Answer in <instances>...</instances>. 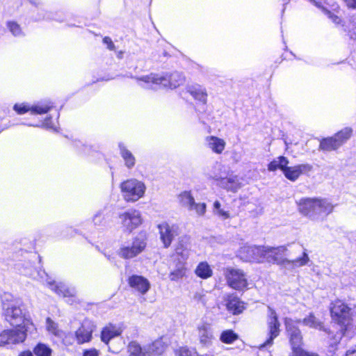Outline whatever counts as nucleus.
I'll return each instance as SVG.
<instances>
[{
	"label": "nucleus",
	"instance_id": "obj_13",
	"mask_svg": "<svg viewBox=\"0 0 356 356\" xmlns=\"http://www.w3.org/2000/svg\"><path fill=\"white\" fill-rule=\"evenodd\" d=\"M26 338L25 331L15 328L6 330L0 334V346L22 343Z\"/></svg>",
	"mask_w": 356,
	"mask_h": 356
},
{
	"label": "nucleus",
	"instance_id": "obj_45",
	"mask_svg": "<svg viewBox=\"0 0 356 356\" xmlns=\"http://www.w3.org/2000/svg\"><path fill=\"white\" fill-rule=\"evenodd\" d=\"M290 356H319L317 353L307 351L302 348H296Z\"/></svg>",
	"mask_w": 356,
	"mask_h": 356
},
{
	"label": "nucleus",
	"instance_id": "obj_39",
	"mask_svg": "<svg viewBox=\"0 0 356 356\" xmlns=\"http://www.w3.org/2000/svg\"><path fill=\"white\" fill-rule=\"evenodd\" d=\"M347 330L348 327H341L339 332H337L336 334L332 335L330 341V346L334 347L337 346L340 342L342 337L344 335Z\"/></svg>",
	"mask_w": 356,
	"mask_h": 356
},
{
	"label": "nucleus",
	"instance_id": "obj_2",
	"mask_svg": "<svg viewBox=\"0 0 356 356\" xmlns=\"http://www.w3.org/2000/svg\"><path fill=\"white\" fill-rule=\"evenodd\" d=\"M137 81L138 85L145 90H158L163 88L174 89L185 82V76L181 72L171 74L150 73L141 76H127Z\"/></svg>",
	"mask_w": 356,
	"mask_h": 356
},
{
	"label": "nucleus",
	"instance_id": "obj_40",
	"mask_svg": "<svg viewBox=\"0 0 356 356\" xmlns=\"http://www.w3.org/2000/svg\"><path fill=\"white\" fill-rule=\"evenodd\" d=\"M207 211V204L204 202L194 203L191 206V211H194L197 216H203Z\"/></svg>",
	"mask_w": 356,
	"mask_h": 356
},
{
	"label": "nucleus",
	"instance_id": "obj_41",
	"mask_svg": "<svg viewBox=\"0 0 356 356\" xmlns=\"http://www.w3.org/2000/svg\"><path fill=\"white\" fill-rule=\"evenodd\" d=\"M92 221L95 226L105 227L107 225L106 216L102 211H99L94 215Z\"/></svg>",
	"mask_w": 356,
	"mask_h": 356
},
{
	"label": "nucleus",
	"instance_id": "obj_15",
	"mask_svg": "<svg viewBox=\"0 0 356 356\" xmlns=\"http://www.w3.org/2000/svg\"><path fill=\"white\" fill-rule=\"evenodd\" d=\"M95 329L96 325L94 322L89 319L83 320L81 326L75 332V338L77 343L83 344L90 342Z\"/></svg>",
	"mask_w": 356,
	"mask_h": 356
},
{
	"label": "nucleus",
	"instance_id": "obj_56",
	"mask_svg": "<svg viewBox=\"0 0 356 356\" xmlns=\"http://www.w3.org/2000/svg\"><path fill=\"white\" fill-rule=\"evenodd\" d=\"M22 273H23L24 275H27V276H31L32 275V273L31 272H29V270H24V271H22Z\"/></svg>",
	"mask_w": 356,
	"mask_h": 356
},
{
	"label": "nucleus",
	"instance_id": "obj_9",
	"mask_svg": "<svg viewBox=\"0 0 356 356\" xmlns=\"http://www.w3.org/2000/svg\"><path fill=\"white\" fill-rule=\"evenodd\" d=\"M267 325L268 330V338L261 345L260 348H264L273 344V340L280 334V323L276 312L270 306H268Z\"/></svg>",
	"mask_w": 356,
	"mask_h": 356
},
{
	"label": "nucleus",
	"instance_id": "obj_17",
	"mask_svg": "<svg viewBox=\"0 0 356 356\" xmlns=\"http://www.w3.org/2000/svg\"><path fill=\"white\" fill-rule=\"evenodd\" d=\"M52 105L49 102H38V104L30 106L26 104H15L13 109L18 114H24L27 111H31L32 114L47 113L51 108Z\"/></svg>",
	"mask_w": 356,
	"mask_h": 356
},
{
	"label": "nucleus",
	"instance_id": "obj_23",
	"mask_svg": "<svg viewBox=\"0 0 356 356\" xmlns=\"http://www.w3.org/2000/svg\"><path fill=\"white\" fill-rule=\"evenodd\" d=\"M119 153L122 157L124 166L129 169H132L136 163V159L133 153L127 148L123 143H118Z\"/></svg>",
	"mask_w": 356,
	"mask_h": 356
},
{
	"label": "nucleus",
	"instance_id": "obj_4",
	"mask_svg": "<svg viewBox=\"0 0 356 356\" xmlns=\"http://www.w3.org/2000/svg\"><path fill=\"white\" fill-rule=\"evenodd\" d=\"M334 206L327 200L305 198L300 200V212L312 220H317L322 214L328 215Z\"/></svg>",
	"mask_w": 356,
	"mask_h": 356
},
{
	"label": "nucleus",
	"instance_id": "obj_35",
	"mask_svg": "<svg viewBox=\"0 0 356 356\" xmlns=\"http://www.w3.org/2000/svg\"><path fill=\"white\" fill-rule=\"evenodd\" d=\"M213 213L217 215L222 220H226L230 218L229 211L221 209V204L218 200L215 201L213 203Z\"/></svg>",
	"mask_w": 356,
	"mask_h": 356
},
{
	"label": "nucleus",
	"instance_id": "obj_30",
	"mask_svg": "<svg viewBox=\"0 0 356 356\" xmlns=\"http://www.w3.org/2000/svg\"><path fill=\"white\" fill-rule=\"evenodd\" d=\"M289 163V161L286 157L280 156L268 163V170L269 171H275L277 169H280L283 172L286 165H288Z\"/></svg>",
	"mask_w": 356,
	"mask_h": 356
},
{
	"label": "nucleus",
	"instance_id": "obj_16",
	"mask_svg": "<svg viewBox=\"0 0 356 356\" xmlns=\"http://www.w3.org/2000/svg\"><path fill=\"white\" fill-rule=\"evenodd\" d=\"M197 335L200 343L204 347H209L213 341L214 335L212 325L207 322H200L197 327Z\"/></svg>",
	"mask_w": 356,
	"mask_h": 356
},
{
	"label": "nucleus",
	"instance_id": "obj_46",
	"mask_svg": "<svg viewBox=\"0 0 356 356\" xmlns=\"http://www.w3.org/2000/svg\"><path fill=\"white\" fill-rule=\"evenodd\" d=\"M46 322L47 330L53 334L57 335L58 332L57 324L50 318H47Z\"/></svg>",
	"mask_w": 356,
	"mask_h": 356
},
{
	"label": "nucleus",
	"instance_id": "obj_49",
	"mask_svg": "<svg viewBox=\"0 0 356 356\" xmlns=\"http://www.w3.org/2000/svg\"><path fill=\"white\" fill-rule=\"evenodd\" d=\"M350 31H353V33L356 35V15H353L350 19Z\"/></svg>",
	"mask_w": 356,
	"mask_h": 356
},
{
	"label": "nucleus",
	"instance_id": "obj_55",
	"mask_svg": "<svg viewBox=\"0 0 356 356\" xmlns=\"http://www.w3.org/2000/svg\"><path fill=\"white\" fill-rule=\"evenodd\" d=\"M124 51H119L116 53V56L119 59H122L123 57Z\"/></svg>",
	"mask_w": 356,
	"mask_h": 356
},
{
	"label": "nucleus",
	"instance_id": "obj_60",
	"mask_svg": "<svg viewBox=\"0 0 356 356\" xmlns=\"http://www.w3.org/2000/svg\"><path fill=\"white\" fill-rule=\"evenodd\" d=\"M22 124H24V125L27 124V125H28L29 124H26V123H24V122H22Z\"/></svg>",
	"mask_w": 356,
	"mask_h": 356
},
{
	"label": "nucleus",
	"instance_id": "obj_5",
	"mask_svg": "<svg viewBox=\"0 0 356 356\" xmlns=\"http://www.w3.org/2000/svg\"><path fill=\"white\" fill-rule=\"evenodd\" d=\"M165 349V343L161 339L154 341L152 344L143 348L136 341H131L128 346L129 356H159Z\"/></svg>",
	"mask_w": 356,
	"mask_h": 356
},
{
	"label": "nucleus",
	"instance_id": "obj_48",
	"mask_svg": "<svg viewBox=\"0 0 356 356\" xmlns=\"http://www.w3.org/2000/svg\"><path fill=\"white\" fill-rule=\"evenodd\" d=\"M102 42L105 45H106L108 49L111 51H113L115 49V46L110 37L105 36L103 38Z\"/></svg>",
	"mask_w": 356,
	"mask_h": 356
},
{
	"label": "nucleus",
	"instance_id": "obj_10",
	"mask_svg": "<svg viewBox=\"0 0 356 356\" xmlns=\"http://www.w3.org/2000/svg\"><path fill=\"white\" fill-rule=\"evenodd\" d=\"M225 277L227 284L237 291L247 288L248 283L245 273L238 268H229L226 270Z\"/></svg>",
	"mask_w": 356,
	"mask_h": 356
},
{
	"label": "nucleus",
	"instance_id": "obj_36",
	"mask_svg": "<svg viewBox=\"0 0 356 356\" xmlns=\"http://www.w3.org/2000/svg\"><path fill=\"white\" fill-rule=\"evenodd\" d=\"M185 271L186 268L184 264H178L177 265V268L170 273L169 277L172 281L179 280L184 276Z\"/></svg>",
	"mask_w": 356,
	"mask_h": 356
},
{
	"label": "nucleus",
	"instance_id": "obj_38",
	"mask_svg": "<svg viewBox=\"0 0 356 356\" xmlns=\"http://www.w3.org/2000/svg\"><path fill=\"white\" fill-rule=\"evenodd\" d=\"M176 257L178 260V264L184 265L185 261L189 257V250L186 248L177 247L176 249Z\"/></svg>",
	"mask_w": 356,
	"mask_h": 356
},
{
	"label": "nucleus",
	"instance_id": "obj_37",
	"mask_svg": "<svg viewBox=\"0 0 356 356\" xmlns=\"http://www.w3.org/2000/svg\"><path fill=\"white\" fill-rule=\"evenodd\" d=\"M36 356H51V349L44 343H39L33 350Z\"/></svg>",
	"mask_w": 356,
	"mask_h": 356
},
{
	"label": "nucleus",
	"instance_id": "obj_8",
	"mask_svg": "<svg viewBox=\"0 0 356 356\" xmlns=\"http://www.w3.org/2000/svg\"><path fill=\"white\" fill-rule=\"evenodd\" d=\"M145 247L144 239L136 238L131 243L122 244L118 250V254L124 259H132L142 252Z\"/></svg>",
	"mask_w": 356,
	"mask_h": 356
},
{
	"label": "nucleus",
	"instance_id": "obj_3",
	"mask_svg": "<svg viewBox=\"0 0 356 356\" xmlns=\"http://www.w3.org/2000/svg\"><path fill=\"white\" fill-rule=\"evenodd\" d=\"M295 250L300 253L297 257L289 259L285 257H291V253H287V248L284 245L277 247L264 246V262L284 265L291 268H298L305 266L309 261V256L305 250L300 245H297Z\"/></svg>",
	"mask_w": 356,
	"mask_h": 356
},
{
	"label": "nucleus",
	"instance_id": "obj_20",
	"mask_svg": "<svg viewBox=\"0 0 356 356\" xmlns=\"http://www.w3.org/2000/svg\"><path fill=\"white\" fill-rule=\"evenodd\" d=\"M286 327L289 335L292 351L296 348H301L302 337L299 328L293 324L291 320L286 321Z\"/></svg>",
	"mask_w": 356,
	"mask_h": 356
},
{
	"label": "nucleus",
	"instance_id": "obj_6",
	"mask_svg": "<svg viewBox=\"0 0 356 356\" xmlns=\"http://www.w3.org/2000/svg\"><path fill=\"white\" fill-rule=\"evenodd\" d=\"M120 189L126 201L136 202L143 196L146 187L143 182L129 179L120 184Z\"/></svg>",
	"mask_w": 356,
	"mask_h": 356
},
{
	"label": "nucleus",
	"instance_id": "obj_27",
	"mask_svg": "<svg viewBox=\"0 0 356 356\" xmlns=\"http://www.w3.org/2000/svg\"><path fill=\"white\" fill-rule=\"evenodd\" d=\"M340 145L334 136L324 138L320 141L319 150L323 152L335 151L340 147Z\"/></svg>",
	"mask_w": 356,
	"mask_h": 356
},
{
	"label": "nucleus",
	"instance_id": "obj_22",
	"mask_svg": "<svg viewBox=\"0 0 356 356\" xmlns=\"http://www.w3.org/2000/svg\"><path fill=\"white\" fill-rule=\"evenodd\" d=\"M47 285L51 291L60 296L74 297L76 293V291L74 288H70L63 282L47 281Z\"/></svg>",
	"mask_w": 356,
	"mask_h": 356
},
{
	"label": "nucleus",
	"instance_id": "obj_1",
	"mask_svg": "<svg viewBox=\"0 0 356 356\" xmlns=\"http://www.w3.org/2000/svg\"><path fill=\"white\" fill-rule=\"evenodd\" d=\"M1 298L3 315L10 325L24 330L26 334L35 330L33 323L25 318V313L20 300L14 298L13 295L9 293H4Z\"/></svg>",
	"mask_w": 356,
	"mask_h": 356
},
{
	"label": "nucleus",
	"instance_id": "obj_58",
	"mask_svg": "<svg viewBox=\"0 0 356 356\" xmlns=\"http://www.w3.org/2000/svg\"><path fill=\"white\" fill-rule=\"evenodd\" d=\"M74 145L76 147H79V146L83 145L82 144H74Z\"/></svg>",
	"mask_w": 356,
	"mask_h": 356
},
{
	"label": "nucleus",
	"instance_id": "obj_18",
	"mask_svg": "<svg viewBox=\"0 0 356 356\" xmlns=\"http://www.w3.org/2000/svg\"><path fill=\"white\" fill-rule=\"evenodd\" d=\"M160 234V239L164 248H168L175 236L177 234V227L175 225H170L167 222H162L158 225Z\"/></svg>",
	"mask_w": 356,
	"mask_h": 356
},
{
	"label": "nucleus",
	"instance_id": "obj_25",
	"mask_svg": "<svg viewBox=\"0 0 356 356\" xmlns=\"http://www.w3.org/2000/svg\"><path fill=\"white\" fill-rule=\"evenodd\" d=\"M227 309L234 315H238L243 312L245 307L243 303L235 296H229L226 302Z\"/></svg>",
	"mask_w": 356,
	"mask_h": 356
},
{
	"label": "nucleus",
	"instance_id": "obj_11",
	"mask_svg": "<svg viewBox=\"0 0 356 356\" xmlns=\"http://www.w3.org/2000/svg\"><path fill=\"white\" fill-rule=\"evenodd\" d=\"M241 259L246 262H264V245H244L238 251Z\"/></svg>",
	"mask_w": 356,
	"mask_h": 356
},
{
	"label": "nucleus",
	"instance_id": "obj_12",
	"mask_svg": "<svg viewBox=\"0 0 356 356\" xmlns=\"http://www.w3.org/2000/svg\"><path fill=\"white\" fill-rule=\"evenodd\" d=\"M122 330L120 327L115 325L109 324L102 328L101 332V341L108 346V351L113 353H118L122 348V340H120L121 346L118 347H113L109 345V341L113 338L118 337L121 334Z\"/></svg>",
	"mask_w": 356,
	"mask_h": 356
},
{
	"label": "nucleus",
	"instance_id": "obj_29",
	"mask_svg": "<svg viewBox=\"0 0 356 356\" xmlns=\"http://www.w3.org/2000/svg\"><path fill=\"white\" fill-rule=\"evenodd\" d=\"M188 92L197 100L205 104L207 94L206 90L199 85L192 86L188 88Z\"/></svg>",
	"mask_w": 356,
	"mask_h": 356
},
{
	"label": "nucleus",
	"instance_id": "obj_24",
	"mask_svg": "<svg viewBox=\"0 0 356 356\" xmlns=\"http://www.w3.org/2000/svg\"><path fill=\"white\" fill-rule=\"evenodd\" d=\"M213 178L220 180V185L228 191H236L239 187L238 179L236 176L222 178L220 176L215 175Z\"/></svg>",
	"mask_w": 356,
	"mask_h": 356
},
{
	"label": "nucleus",
	"instance_id": "obj_28",
	"mask_svg": "<svg viewBox=\"0 0 356 356\" xmlns=\"http://www.w3.org/2000/svg\"><path fill=\"white\" fill-rule=\"evenodd\" d=\"M179 204L186 208L188 211H191V206L194 203L195 198L191 191H184L181 192L177 197Z\"/></svg>",
	"mask_w": 356,
	"mask_h": 356
},
{
	"label": "nucleus",
	"instance_id": "obj_26",
	"mask_svg": "<svg viewBox=\"0 0 356 356\" xmlns=\"http://www.w3.org/2000/svg\"><path fill=\"white\" fill-rule=\"evenodd\" d=\"M206 140L208 147L216 154H220L225 149V142L221 138L216 136H208Z\"/></svg>",
	"mask_w": 356,
	"mask_h": 356
},
{
	"label": "nucleus",
	"instance_id": "obj_50",
	"mask_svg": "<svg viewBox=\"0 0 356 356\" xmlns=\"http://www.w3.org/2000/svg\"><path fill=\"white\" fill-rule=\"evenodd\" d=\"M99 351L95 348H90L84 350L83 356H99Z\"/></svg>",
	"mask_w": 356,
	"mask_h": 356
},
{
	"label": "nucleus",
	"instance_id": "obj_47",
	"mask_svg": "<svg viewBox=\"0 0 356 356\" xmlns=\"http://www.w3.org/2000/svg\"><path fill=\"white\" fill-rule=\"evenodd\" d=\"M179 356H203L197 354L195 350L184 347L179 351Z\"/></svg>",
	"mask_w": 356,
	"mask_h": 356
},
{
	"label": "nucleus",
	"instance_id": "obj_21",
	"mask_svg": "<svg viewBox=\"0 0 356 356\" xmlns=\"http://www.w3.org/2000/svg\"><path fill=\"white\" fill-rule=\"evenodd\" d=\"M312 166L309 164H301L293 167H288L286 165L283 173L286 178L291 181H296L300 175L304 172L310 171Z\"/></svg>",
	"mask_w": 356,
	"mask_h": 356
},
{
	"label": "nucleus",
	"instance_id": "obj_51",
	"mask_svg": "<svg viewBox=\"0 0 356 356\" xmlns=\"http://www.w3.org/2000/svg\"><path fill=\"white\" fill-rule=\"evenodd\" d=\"M348 8H356V0H344Z\"/></svg>",
	"mask_w": 356,
	"mask_h": 356
},
{
	"label": "nucleus",
	"instance_id": "obj_42",
	"mask_svg": "<svg viewBox=\"0 0 356 356\" xmlns=\"http://www.w3.org/2000/svg\"><path fill=\"white\" fill-rule=\"evenodd\" d=\"M7 26L14 36L20 37L24 35L23 32L22 31L21 27L16 22H8L7 24Z\"/></svg>",
	"mask_w": 356,
	"mask_h": 356
},
{
	"label": "nucleus",
	"instance_id": "obj_19",
	"mask_svg": "<svg viewBox=\"0 0 356 356\" xmlns=\"http://www.w3.org/2000/svg\"><path fill=\"white\" fill-rule=\"evenodd\" d=\"M129 286L135 291L141 295L146 294L150 289L149 280L142 275H132L128 277Z\"/></svg>",
	"mask_w": 356,
	"mask_h": 356
},
{
	"label": "nucleus",
	"instance_id": "obj_44",
	"mask_svg": "<svg viewBox=\"0 0 356 356\" xmlns=\"http://www.w3.org/2000/svg\"><path fill=\"white\" fill-rule=\"evenodd\" d=\"M28 126L30 127H43L47 129L56 130V126L54 123L51 121V118H47L44 122H42L41 124H31L29 123Z\"/></svg>",
	"mask_w": 356,
	"mask_h": 356
},
{
	"label": "nucleus",
	"instance_id": "obj_52",
	"mask_svg": "<svg viewBox=\"0 0 356 356\" xmlns=\"http://www.w3.org/2000/svg\"><path fill=\"white\" fill-rule=\"evenodd\" d=\"M30 3L35 6V7H39L42 6V1L40 0H28Z\"/></svg>",
	"mask_w": 356,
	"mask_h": 356
},
{
	"label": "nucleus",
	"instance_id": "obj_59",
	"mask_svg": "<svg viewBox=\"0 0 356 356\" xmlns=\"http://www.w3.org/2000/svg\"><path fill=\"white\" fill-rule=\"evenodd\" d=\"M22 124H24V125L27 124V125H28L29 124H26V123H24V122H22Z\"/></svg>",
	"mask_w": 356,
	"mask_h": 356
},
{
	"label": "nucleus",
	"instance_id": "obj_34",
	"mask_svg": "<svg viewBox=\"0 0 356 356\" xmlns=\"http://www.w3.org/2000/svg\"><path fill=\"white\" fill-rule=\"evenodd\" d=\"M238 338V335L232 330H227L221 333L220 340L224 343H232Z\"/></svg>",
	"mask_w": 356,
	"mask_h": 356
},
{
	"label": "nucleus",
	"instance_id": "obj_57",
	"mask_svg": "<svg viewBox=\"0 0 356 356\" xmlns=\"http://www.w3.org/2000/svg\"><path fill=\"white\" fill-rule=\"evenodd\" d=\"M47 18H48V17H47ZM46 19V17H45V15H40L38 17H36V18H35V19H36V20H40V19Z\"/></svg>",
	"mask_w": 356,
	"mask_h": 356
},
{
	"label": "nucleus",
	"instance_id": "obj_54",
	"mask_svg": "<svg viewBox=\"0 0 356 356\" xmlns=\"http://www.w3.org/2000/svg\"><path fill=\"white\" fill-rule=\"evenodd\" d=\"M19 356H33V355L31 351L27 350V351H24V352L21 353L19 355Z\"/></svg>",
	"mask_w": 356,
	"mask_h": 356
},
{
	"label": "nucleus",
	"instance_id": "obj_43",
	"mask_svg": "<svg viewBox=\"0 0 356 356\" xmlns=\"http://www.w3.org/2000/svg\"><path fill=\"white\" fill-rule=\"evenodd\" d=\"M328 0L322 1V6L320 8L325 13V15L336 24H339L341 19L338 16L331 13L330 10L324 7V3H328Z\"/></svg>",
	"mask_w": 356,
	"mask_h": 356
},
{
	"label": "nucleus",
	"instance_id": "obj_31",
	"mask_svg": "<svg viewBox=\"0 0 356 356\" xmlns=\"http://www.w3.org/2000/svg\"><path fill=\"white\" fill-rule=\"evenodd\" d=\"M195 274L202 279H207L212 275V270L207 262H200L196 269Z\"/></svg>",
	"mask_w": 356,
	"mask_h": 356
},
{
	"label": "nucleus",
	"instance_id": "obj_53",
	"mask_svg": "<svg viewBox=\"0 0 356 356\" xmlns=\"http://www.w3.org/2000/svg\"><path fill=\"white\" fill-rule=\"evenodd\" d=\"M103 254L109 261H111V262L114 261L115 257H113V255L112 254H108L106 252H103Z\"/></svg>",
	"mask_w": 356,
	"mask_h": 356
},
{
	"label": "nucleus",
	"instance_id": "obj_33",
	"mask_svg": "<svg viewBox=\"0 0 356 356\" xmlns=\"http://www.w3.org/2000/svg\"><path fill=\"white\" fill-rule=\"evenodd\" d=\"M302 323L305 325L309 326L310 327L326 331V330L324 329L322 323L318 321V319L312 314H310L307 317L305 318L302 320Z\"/></svg>",
	"mask_w": 356,
	"mask_h": 356
},
{
	"label": "nucleus",
	"instance_id": "obj_7",
	"mask_svg": "<svg viewBox=\"0 0 356 356\" xmlns=\"http://www.w3.org/2000/svg\"><path fill=\"white\" fill-rule=\"evenodd\" d=\"M351 309L341 300L331 304L330 313L332 320L340 327H348L351 321Z\"/></svg>",
	"mask_w": 356,
	"mask_h": 356
},
{
	"label": "nucleus",
	"instance_id": "obj_32",
	"mask_svg": "<svg viewBox=\"0 0 356 356\" xmlns=\"http://www.w3.org/2000/svg\"><path fill=\"white\" fill-rule=\"evenodd\" d=\"M353 129L350 127H345L341 131L336 133L334 136L341 147L346 143L351 137L353 134Z\"/></svg>",
	"mask_w": 356,
	"mask_h": 356
},
{
	"label": "nucleus",
	"instance_id": "obj_14",
	"mask_svg": "<svg viewBox=\"0 0 356 356\" xmlns=\"http://www.w3.org/2000/svg\"><path fill=\"white\" fill-rule=\"evenodd\" d=\"M122 227L129 232L136 229L141 222V216L138 211L130 209L119 215Z\"/></svg>",
	"mask_w": 356,
	"mask_h": 356
}]
</instances>
